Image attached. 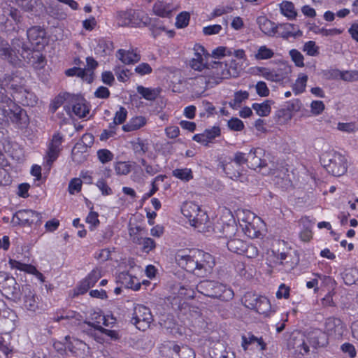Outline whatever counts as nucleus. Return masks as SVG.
<instances>
[{
	"label": "nucleus",
	"instance_id": "1",
	"mask_svg": "<svg viewBox=\"0 0 358 358\" xmlns=\"http://www.w3.org/2000/svg\"><path fill=\"white\" fill-rule=\"evenodd\" d=\"M176 261L179 266L189 272L201 275L202 269L207 271L214 265L212 256L199 250H181L176 255Z\"/></svg>",
	"mask_w": 358,
	"mask_h": 358
},
{
	"label": "nucleus",
	"instance_id": "2",
	"mask_svg": "<svg viewBox=\"0 0 358 358\" xmlns=\"http://www.w3.org/2000/svg\"><path fill=\"white\" fill-rule=\"evenodd\" d=\"M181 213L189 224L198 231L206 233L213 230L212 221L198 203L190 201L184 202Z\"/></svg>",
	"mask_w": 358,
	"mask_h": 358
},
{
	"label": "nucleus",
	"instance_id": "3",
	"mask_svg": "<svg viewBox=\"0 0 358 358\" xmlns=\"http://www.w3.org/2000/svg\"><path fill=\"white\" fill-rule=\"evenodd\" d=\"M276 67L255 66L252 68V73L266 79L268 81L278 84H286L290 80L292 73V66L288 61L280 59Z\"/></svg>",
	"mask_w": 358,
	"mask_h": 358
},
{
	"label": "nucleus",
	"instance_id": "4",
	"mask_svg": "<svg viewBox=\"0 0 358 358\" xmlns=\"http://www.w3.org/2000/svg\"><path fill=\"white\" fill-rule=\"evenodd\" d=\"M240 68L234 59L228 62H214L210 67L206 68L205 76L208 84H218L223 79L237 77Z\"/></svg>",
	"mask_w": 358,
	"mask_h": 358
},
{
	"label": "nucleus",
	"instance_id": "5",
	"mask_svg": "<svg viewBox=\"0 0 358 358\" xmlns=\"http://www.w3.org/2000/svg\"><path fill=\"white\" fill-rule=\"evenodd\" d=\"M1 90L2 89L1 88L0 110H1L2 115L6 118L7 121H11L18 127H26L29 121L26 111L15 104L6 95H3Z\"/></svg>",
	"mask_w": 358,
	"mask_h": 358
},
{
	"label": "nucleus",
	"instance_id": "6",
	"mask_svg": "<svg viewBox=\"0 0 358 358\" xmlns=\"http://www.w3.org/2000/svg\"><path fill=\"white\" fill-rule=\"evenodd\" d=\"M20 43L21 42L19 40L16 42H13V45L14 49L10 50L8 43L0 39V57L4 59H7L14 65H20V57L23 58L24 60L28 59L29 62H31L29 58V55L31 53L30 49H25L24 47L20 48Z\"/></svg>",
	"mask_w": 358,
	"mask_h": 358
},
{
	"label": "nucleus",
	"instance_id": "7",
	"mask_svg": "<svg viewBox=\"0 0 358 358\" xmlns=\"http://www.w3.org/2000/svg\"><path fill=\"white\" fill-rule=\"evenodd\" d=\"M264 154V150L262 148H252L250 150L248 155V159L251 160V166L253 169L257 167L261 169V172L263 175H271L273 177V180L275 184L280 183V179H284L286 172L284 169L281 170L273 169L269 168L270 171H266L264 167V161L262 159V156Z\"/></svg>",
	"mask_w": 358,
	"mask_h": 358
},
{
	"label": "nucleus",
	"instance_id": "8",
	"mask_svg": "<svg viewBox=\"0 0 358 358\" xmlns=\"http://www.w3.org/2000/svg\"><path fill=\"white\" fill-rule=\"evenodd\" d=\"M117 21L121 26L141 27L148 25L150 18L143 11L129 10L119 12Z\"/></svg>",
	"mask_w": 358,
	"mask_h": 358
},
{
	"label": "nucleus",
	"instance_id": "9",
	"mask_svg": "<svg viewBox=\"0 0 358 358\" xmlns=\"http://www.w3.org/2000/svg\"><path fill=\"white\" fill-rule=\"evenodd\" d=\"M237 226L234 224H227L222 227V236L228 239L227 245L232 252L242 255L243 254L245 243L241 240L237 234Z\"/></svg>",
	"mask_w": 358,
	"mask_h": 358
},
{
	"label": "nucleus",
	"instance_id": "10",
	"mask_svg": "<svg viewBox=\"0 0 358 358\" xmlns=\"http://www.w3.org/2000/svg\"><path fill=\"white\" fill-rule=\"evenodd\" d=\"M21 21L20 12L5 3L0 8V24H3L8 31L14 30Z\"/></svg>",
	"mask_w": 358,
	"mask_h": 358
},
{
	"label": "nucleus",
	"instance_id": "11",
	"mask_svg": "<svg viewBox=\"0 0 358 358\" xmlns=\"http://www.w3.org/2000/svg\"><path fill=\"white\" fill-rule=\"evenodd\" d=\"M0 291L5 296L15 301L20 299L19 285L13 277L5 272H0Z\"/></svg>",
	"mask_w": 358,
	"mask_h": 358
},
{
	"label": "nucleus",
	"instance_id": "12",
	"mask_svg": "<svg viewBox=\"0 0 358 358\" xmlns=\"http://www.w3.org/2000/svg\"><path fill=\"white\" fill-rule=\"evenodd\" d=\"M131 321L138 329L145 331L150 327L153 318L149 308L143 305H136Z\"/></svg>",
	"mask_w": 358,
	"mask_h": 358
},
{
	"label": "nucleus",
	"instance_id": "13",
	"mask_svg": "<svg viewBox=\"0 0 358 358\" xmlns=\"http://www.w3.org/2000/svg\"><path fill=\"white\" fill-rule=\"evenodd\" d=\"M327 157L329 163L324 164V166L329 173L335 176H341L346 173L348 164L347 159L344 155L335 152L329 155Z\"/></svg>",
	"mask_w": 358,
	"mask_h": 358
},
{
	"label": "nucleus",
	"instance_id": "14",
	"mask_svg": "<svg viewBox=\"0 0 358 358\" xmlns=\"http://www.w3.org/2000/svg\"><path fill=\"white\" fill-rule=\"evenodd\" d=\"M64 345L65 348L76 358H85L90 353L89 346L83 341L75 337L66 336Z\"/></svg>",
	"mask_w": 358,
	"mask_h": 358
},
{
	"label": "nucleus",
	"instance_id": "15",
	"mask_svg": "<svg viewBox=\"0 0 358 358\" xmlns=\"http://www.w3.org/2000/svg\"><path fill=\"white\" fill-rule=\"evenodd\" d=\"M115 322V318L111 314L102 315L100 311H94L90 317L83 322V327L87 329H93L99 328L101 324L109 326Z\"/></svg>",
	"mask_w": 358,
	"mask_h": 358
},
{
	"label": "nucleus",
	"instance_id": "16",
	"mask_svg": "<svg viewBox=\"0 0 358 358\" xmlns=\"http://www.w3.org/2000/svg\"><path fill=\"white\" fill-rule=\"evenodd\" d=\"M41 219L42 216L40 213L32 210L24 209L16 212L13 216V222L21 225H39L41 223Z\"/></svg>",
	"mask_w": 358,
	"mask_h": 358
},
{
	"label": "nucleus",
	"instance_id": "17",
	"mask_svg": "<svg viewBox=\"0 0 358 358\" xmlns=\"http://www.w3.org/2000/svg\"><path fill=\"white\" fill-rule=\"evenodd\" d=\"M207 57L205 48L199 44H196L194 46V55L189 61L190 67L197 71L206 70Z\"/></svg>",
	"mask_w": 358,
	"mask_h": 358
},
{
	"label": "nucleus",
	"instance_id": "18",
	"mask_svg": "<svg viewBox=\"0 0 358 358\" xmlns=\"http://www.w3.org/2000/svg\"><path fill=\"white\" fill-rule=\"evenodd\" d=\"M101 277V271L99 268L93 269L77 286L76 294H83L93 287L98 280Z\"/></svg>",
	"mask_w": 358,
	"mask_h": 358
},
{
	"label": "nucleus",
	"instance_id": "19",
	"mask_svg": "<svg viewBox=\"0 0 358 358\" xmlns=\"http://www.w3.org/2000/svg\"><path fill=\"white\" fill-rule=\"evenodd\" d=\"M71 113L78 118H87L90 116V108L87 101L82 96H72Z\"/></svg>",
	"mask_w": 358,
	"mask_h": 358
},
{
	"label": "nucleus",
	"instance_id": "20",
	"mask_svg": "<svg viewBox=\"0 0 358 358\" xmlns=\"http://www.w3.org/2000/svg\"><path fill=\"white\" fill-rule=\"evenodd\" d=\"M324 330L329 336L340 338L344 334L345 327L340 319L329 317L325 321Z\"/></svg>",
	"mask_w": 358,
	"mask_h": 358
},
{
	"label": "nucleus",
	"instance_id": "21",
	"mask_svg": "<svg viewBox=\"0 0 358 358\" xmlns=\"http://www.w3.org/2000/svg\"><path fill=\"white\" fill-rule=\"evenodd\" d=\"M117 283L121 284L127 288L133 290H138L141 288V282L138 278L128 272H120L116 277Z\"/></svg>",
	"mask_w": 358,
	"mask_h": 358
},
{
	"label": "nucleus",
	"instance_id": "22",
	"mask_svg": "<svg viewBox=\"0 0 358 358\" xmlns=\"http://www.w3.org/2000/svg\"><path fill=\"white\" fill-rule=\"evenodd\" d=\"M24 293L22 308L27 311L35 313L38 309V299L35 293L27 286L22 288Z\"/></svg>",
	"mask_w": 358,
	"mask_h": 358
},
{
	"label": "nucleus",
	"instance_id": "23",
	"mask_svg": "<svg viewBox=\"0 0 358 358\" xmlns=\"http://www.w3.org/2000/svg\"><path fill=\"white\" fill-rule=\"evenodd\" d=\"M176 10V7L173 3L161 1L155 2L152 8L155 15L164 18L171 17Z\"/></svg>",
	"mask_w": 358,
	"mask_h": 358
},
{
	"label": "nucleus",
	"instance_id": "24",
	"mask_svg": "<svg viewBox=\"0 0 358 358\" xmlns=\"http://www.w3.org/2000/svg\"><path fill=\"white\" fill-rule=\"evenodd\" d=\"M220 134V129L217 127L205 130L202 134H197L193 136V140L203 145H208Z\"/></svg>",
	"mask_w": 358,
	"mask_h": 358
},
{
	"label": "nucleus",
	"instance_id": "25",
	"mask_svg": "<svg viewBox=\"0 0 358 358\" xmlns=\"http://www.w3.org/2000/svg\"><path fill=\"white\" fill-rule=\"evenodd\" d=\"M259 29L266 36H273L277 33V25L265 16H259L257 19Z\"/></svg>",
	"mask_w": 358,
	"mask_h": 358
},
{
	"label": "nucleus",
	"instance_id": "26",
	"mask_svg": "<svg viewBox=\"0 0 358 358\" xmlns=\"http://www.w3.org/2000/svg\"><path fill=\"white\" fill-rule=\"evenodd\" d=\"M8 264L11 268L24 271L31 274H35L41 281H43V275L37 271L35 266L31 264L21 263L19 261L13 259H9Z\"/></svg>",
	"mask_w": 358,
	"mask_h": 358
},
{
	"label": "nucleus",
	"instance_id": "27",
	"mask_svg": "<svg viewBox=\"0 0 358 358\" xmlns=\"http://www.w3.org/2000/svg\"><path fill=\"white\" fill-rule=\"evenodd\" d=\"M216 282L210 281V280H204L200 282L197 286L196 289L198 292L202 293L203 294L208 296L213 297V296H220L221 292L219 291H216Z\"/></svg>",
	"mask_w": 358,
	"mask_h": 358
},
{
	"label": "nucleus",
	"instance_id": "28",
	"mask_svg": "<svg viewBox=\"0 0 358 358\" xmlns=\"http://www.w3.org/2000/svg\"><path fill=\"white\" fill-rule=\"evenodd\" d=\"M264 223L260 219H255V221L251 222L249 224H244V227H241L244 234L251 238L259 237L260 234V230L262 228Z\"/></svg>",
	"mask_w": 358,
	"mask_h": 358
},
{
	"label": "nucleus",
	"instance_id": "29",
	"mask_svg": "<svg viewBox=\"0 0 358 358\" xmlns=\"http://www.w3.org/2000/svg\"><path fill=\"white\" fill-rule=\"evenodd\" d=\"M117 58L125 64H130L137 62L140 59V56L134 50L120 49L116 54Z\"/></svg>",
	"mask_w": 358,
	"mask_h": 358
},
{
	"label": "nucleus",
	"instance_id": "30",
	"mask_svg": "<svg viewBox=\"0 0 358 358\" xmlns=\"http://www.w3.org/2000/svg\"><path fill=\"white\" fill-rule=\"evenodd\" d=\"M147 124V120L143 116H135L131 118L129 122L122 126V130L125 132H130L140 129Z\"/></svg>",
	"mask_w": 358,
	"mask_h": 358
},
{
	"label": "nucleus",
	"instance_id": "31",
	"mask_svg": "<svg viewBox=\"0 0 358 358\" xmlns=\"http://www.w3.org/2000/svg\"><path fill=\"white\" fill-rule=\"evenodd\" d=\"M13 96L15 99L22 102V104L29 106H35L38 101L36 96L25 88L20 90L17 95H13Z\"/></svg>",
	"mask_w": 358,
	"mask_h": 358
},
{
	"label": "nucleus",
	"instance_id": "32",
	"mask_svg": "<svg viewBox=\"0 0 358 358\" xmlns=\"http://www.w3.org/2000/svg\"><path fill=\"white\" fill-rule=\"evenodd\" d=\"M280 13L288 20H294L297 16V10L292 1L284 0L279 4Z\"/></svg>",
	"mask_w": 358,
	"mask_h": 358
},
{
	"label": "nucleus",
	"instance_id": "33",
	"mask_svg": "<svg viewBox=\"0 0 358 358\" xmlns=\"http://www.w3.org/2000/svg\"><path fill=\"white\" fill-rule=\"evenodd\" d=\"M67 76H76L87 83L93 81V73L90 70H85L80 68L73 67L69 69L65 72Z\"/></svg>",
	"mask_w": 358,
	"mask_h": 358
},
{
	"label": "nucleus",
	"instance_id": "34",
	"mask_svg": "<svg viewBox=\"0 0 358 358\" xmlns=\"http://www.w3.org/2000/svg\"><path fill=\"white\" fill-rule=\"evenodd\" d=\"M308 77L304 73H299L296 79L292 85V90L295 95H299L306 91Z\"/></svg>",
	"mask_w": 358,
	"mask_h": 358
},
{
	"label": "nucleus",
	"instance_id": "35",
	"mask_svg": "<svg viewBox=\"0 0 358 358\" xmlns=\"http://www.w3.org/2000/svg\"><path fill=\"white\" fill-rule=\"evenodd\" d=\"M236 216L241 227H244V224L247 225L253 222V221H255V219H260L255 213L246 209L238 210Z\"/></svg>",
	"mask_w": 358,
	"mask_h": 358
},
{
	"label": "nucleus",
	"instance_id": "36",
	"mask_svg": "<svg viewBox=\"0 0 358 358\" xmlns=\"http://www.w3.org/2000/svg\"><path fill=\"white\" fill-rule=\"evenodd\" d=\"M17 315L11 309L6 307L2 310L1 313V318L5 320L6 324L8 325L9 330L13 331L16 327Z\"/></svg>",
	"mask_w": 358,
	"mask_h": 358
},
{
	"label": "nucleus",
	"instance_id": "37",
	"mask_svg": "<svg viewBox=\"0 0 358 358\" xmlns=\"http://www.w3.org/2000/svg\"><path fill=\"white\" fill-rule=\"evenodd\" d=\"M45 31L40 27H33L28 29L27 37L32 44L39 45L45 36Z\"/></svg>",
	"mask_w": 358,
	"mask_h": 358
},
{
	"label": "nucleus",
	"instance_id": "38",
	"mask_svg": "<svg viewBox=\"0 0 358 358\" xmlns=\"http://www.w3.org/2000/svg\"><path fill=\"white\" fill-rule=\"evenodd\" d=\"M151 34L153 38H157L161 36L162 32H164L169 38H173L176 35V31L173 29H169L162 23H157L152 24L150 27Z\"/></svg>",
	"mask_w": 358,
	"mask_h": 358
},
{
	"label": "nucleus",
	"instance_id": "39",
	"mask_svg": "<svg viewBox=\"0 0 358 358\" xmlns=\"http://www.w3.org/2000/svg\"><path fill=\"white\" fill-rule=\"evenodd\" d=\"M274 51L266 45L258 46L254 52V58L257 60H267L273 57Z\"/></svg>",
	"mask_w": 358,
	"mask_h": 358
},
{
	"label": "nucleus",
	"instance_id": "40",
	"mask_svg": "<svg viewBox=\"0 0 358 358\" xmlns=\"http://www.w3.org/2000/svg\"><path fill=\"white\" fill-rule=\"evenodd\" d=\"M271 101L266 100L262 103H254L252 108L255 111L257 115L260 117L268 116L271 111Z\"/></svg>",
	"mask_w": 358,
	"mask_h": 358
},
{
	"label": "nucleus",
	"instance_id": "41",
	"mask_svg": "<svg viewBox=\"0 0 358 358\" xmlns=\"http://www.w3.org/2000/svg\"><path fill=\"white\" fill-rule=\"evenodd\" d=\"M113 49V43L109 40L103 38L99 39L98 43L94 48L96 54L101 56L109 55Z\"/></svg>",
	"mask_w": 358,
	"mask_h": 358
},
{
	"label": "nucleus",
	"instance_id": "42",
	"mask_svg": "<svg viewBox=\"0 0 358 358\" xmlns=\"http://www.w3.org/2000/svg\"><path fill=\"white\" fill-rule=\"evenodd\" d=\"M115 252L113 248H103L96 251L94 254V257L99 263H104L108 260L113 259Z\"/></svg>",
	"mask_w": 358,
	"mask_h": 358
},
{
	"label": "nucleus",
	"instance_id": "43",
	"mask_svg": "<svg viewBox=\"0 0 358 358\" xmlns=\"http://www.w3.org/2000/svg\"><path fill=\"white\" fill-rule=\"evenodd\" d=\"M249 92L248 91L239 90L234 93V99L229 102V105L233 109H238L241 104L248 99Z\"/></svg>",
	"mask_w": 358,
	"mask_h": 358
},
{
	"label": "nucleus",
	"instance_id": "44",
	"mask_svg": "<svg viewBox=\"0 0 358 358\" xmlns=\"http://www.w3.org/2000/svg\"><path fill=\"white\" fill-rule=\"evenodd\" d=\"M283 27L284 31L282 34V37L288 38L289 37H299L301 36L303 32L299 29L298 26L287 23L281 26Z\"/></svg>",
	"mask_w": 358,
	"mask_h": 358
},
{
	"label": "nucleus",
	"instance_id": "45",
	"mask_svg": "<svg viewBox=\"0 0 358 358\" xmlns=\"http://www.w3.org/2000/svg\"><path fill=\"white\" fill-rule=\"evenodd\" d=\"M343 279L346 285H351L358 283V269L348 268L343 273Z\"/></svg>",
	"mask_w": 358,
	"mask_h": 358
},
{
	"label": "nucleus",
	"instance_id": "46",
	"mask_svg": "<svg viewBox=\"0 0 358 358\" xmlns=\"http://www.w3.org/2000/svg\"><path fill=\"white\" fill-rule=\"evenodd\" d=\"M83 331H86L88 335L93 337L94 339L99 343L103 344L106 343V338L105 336V329L102 327L99 328H95L93 329H87L85 327L83 328Z\"/></svg>",
	"mask_w": 358,
	"mask_h": 358
},
{
	"label": "nucleus",
	"instance_id": "47",
	"mask_svg": "<svg viewBox=\"0 0 358 358\" xmlns=\"http://www.w3.org/2000/svg\"><path fill=\"white\" fill-rule=\"evenodd\" d=\"M258 313L267 316L272 311L270 301L265 296H260L257 307L254 309Z\"/></svg>",
	"mask_w": 358,
	"mask_h": 358
},
{
	"label": "nucleus",
	"instance_id": "48",
	"mask_svg": "<svg viewBox=\"0 0 358 358\" xmlns=\"http://www.w3.org/2000/svg\"><path fill=\"white\" fill-rule=\"evenodd\" d=\"M216 291L221 292V294L220 296H213V297L219 298L223 301H228L234 297V292L230 287H228L225 285L220 284L217 282H216Z\"/></svg>",
	"mask_w": 358,
	"mask_h": 358
},
{
	"label": "nucleus",
	"instance_id": "49",
	"mask_svg": "<svg viewBox=\"0 0 358 358\" xmlns=\"http://www.w3.org/2000/svg\"><path fill=\"white\" fill-rule=\"evenodd\" d=\"M64 319L69 320L70 323L72 325H80L81 324L80 315L73 311H69L65 313H63L62 314H61V315H59V316L57 315L55 318V320L57 322L64 320Z\"/></svg>",
	"mask_w": 358,
	"mask_h": 358
},
{
	"label": "nucleus",
	"instance_id": "50",
	"mask_svg": "<svg viewBox=\"0 0 358 358\" xmlns=\"http://www.w3.org/2000/svg\"><path fill=\"white\" fill-rule=\"evenodd\" d=\"M173 176L184 182H188L193 178V173L189 168L176 169L172 172Z\"/></svg>",
	"mask_w": 358,
	"mask_h": 358
},
{
	"label": "nucleus",
	"instance_id": "51",
	"mask_svg": "<svg viewBox=\"0 0 358 358\" xmlns=\"http://www.w3.org/2000/svg\"><path fill=\"white\" fill-rule=\"evenodd\" d=\"M311 30L316 34H320L322 36H334L341 34L343 29L338 28L326 29L324 27H315Z\"/></svg>",
	"mask_w": 358,
	"mask_h": 358
},
{
	"label": "nucleus",
	"instance_id": "52",
	"mask_svg": "<svg viewBox=\"0 0 358 358\" xmlns=\"http://www.w3.org/2000/svg\"><path fill=\"white\" fill-rule=\"evenodd\" d=\"M137 92L143 98L149 101L154 100L159 93L157 89L144 87L143 86H138Z\"/></svg>",
	"mask_w": 358,
	"mask_h": 358
},
{
	"label": "nucleus",
	"instance_id": "53",
	"mask_svg": "<svg viewBox=\"0 0 358 358\" xmlns=\"http://www.w3.org/2000/svg\"><path fill=\"white\" fill-rule=\"evenodd\" d=\"M190 16L189 12H180L176 17L175 27L179 29L186 28L189 25Z\"/></svg>",
	"mask_w": 358,
	"mask_h": 358
},
{
	"label": "nucleus",
	"instance_id": "54",
	"mask_svg": "<svg viewBox=\"0 0 358 358\" xmlns=\"http://www.w3.org/2000/svg\"><path fill=\"white\" fill-rule=\"evenodd\" d=\"M173 350L180 358H195L194 350L187 346L174 345Z\"/></svg>",
	"mask_w": 358,
	"mask_h": 358
},
{
	"label": "nucleus",
	"instance_id": "55",
	"mask_svg": "<svg viewBox=\"0 0 358 358\" xmlns=\"http://www.w3.org/2000/svg\"><path fill=\"white\" fill-rule=\"evenodd\" d=\"M261 296H258L255 294L252 293H247L245 294L243 298V302L248 308L255 309L257 307V304L259 303V299H260Z\"/></svg>",
	"mask_w": 358,
	"mask_h": 358
},
{
	"label": "nucleus",
	"instance_id": "56",
	"mask_svg": "<svg viewBox=\"0 0 358 358\" xmlns=\"http://www.w3.org/2000/svg\"><path fill=\"white\" fill-rule=\"evenodd\" d=\"M83 181L80 178H73L69 183L68 191L71 195L79 193L81 191Z\"/></svg>",
	"mask_w": 358,
	"mask_h": 358
},
{
	"label": "nucleus",
	"instance_id": "57",
	"mask_svg": "<svg viewBox=\"0 0 358 358\" xmlns=\"http://www.w3.org/2000/svg\"><path fill=\"white\" fill-rule=\"evenodd\" d=\"M289 55L296 66L300 68L304 66V57L299 50L292 49L289 50Z\"/></svg>",
	"mask_w": 358,
	"mask_h": 358
},
{
	"label": "nucleus",
	"instance_id": "58",
	"mask_svg": "<svg viewBox=\"0 0 358 358\" xmlns=\"http://www.w3.org/2000/svg\"><path fill=\"white\" fill-rule=\"evenodd\" d=\"M319 49L315 41H309L304 43L303 51L308 56L315 57L319 55Z\"/></svg>",
	"mask_w": 358,
	"mask_h": 358
},
{
	"label": "nucleus",
	"instance_id": "59",
	"mask_svg": "<svg viewBox=\"0 0 358 358\" xmlns=\"http://www.w3.org/2000/svg\"><path fill=\"white\" fill-rule=\"evenodd\" d=\"M137 244L141 245L142 250L145 253H148L156 247L155 241L149 237H142L140 243Z\"/></svg>",
	"mask_w": 358,
	"mask_h": 358
},
{
	"label": "nucleus",
	"instance_id": "60",
	"mask_svg": "<svg viewBox=\"0 0 358 358\" xmlns=\"http://www.w3.org/2000/svg\"><path fill=\"white\" fill-rule=\"evenodd\" d=\"M114 71L120 82L124 83L129 79L130 73L127 69L123 66H117L114 68Z\"/></svg>",
	"mask_w": 358,
	"mask_h": 358
},
{
	"label": "nucleus",
	"instance_id": "61",
	"mask_svg": "<svg viewBox=\"0 0 358 358\" xmlns=\"http://www.w3.org/2000/svg\"><path fill=\"white\" fill-rule=\"evenodd\" d=\"M131 165L128 162H118L115 164V171L118 175H127L131 171Z\"/></svg>",
	"mask_w": 358,
	"mask_h": 358
},
{
	"label": "nucleus",
	"instance_id": "62",
	"mask_svg": "<svg viewBox=\"0 0 358 358\" xmlns=\"http://www.w3.org/2000/svg\"><path fill=\"white\" fill-rule=\"evenodd\" d=\"M97 157L102 164H106L112 161L114 155L107 149H100L97 151Z\"/></svg>",
	"mask_w": 358,
	"mask_h": 358
},
{
	"label": "nucleus",
	"instance_id": "63",
	"mask_svg": "<svg viewBox=\"0 0 358 358\" xmlns=\"http://www.w3.org/2000/svg\"><path fill=\"white\" fill-rule=\"evenodd\" d=\"M127 116V110L123 107H120L119 110L116 111L114 118H113V122L112 124L115 127L117 124H120L123 123Z\"/></svg>",
	"mask_w": 358,
	"mask_h": 358
},
{
	"label": "nucleus",
	"instance_id": "64",
	"mask_svg": "<svg viewBox=\"0 0 358 358\" xmlns=\"http://www.w3.org/2000/svg\"><path fill=\"white\" fill-rule=\"evenodd\" d=\"M310 108L313 115H319L324 110L325 106L323 101L315 100L310 103Z\"/></svg>",
	"mask_w": 358,
	"mask_h": 358
}]
</instances>
